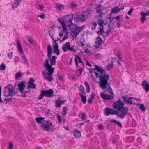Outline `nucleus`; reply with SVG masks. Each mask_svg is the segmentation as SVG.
<instances>
[{
	"label": "nucleus",
	"instance_id": "obj_59",
	"mask_svg": "<svg viewBox=\"0 0 149 149\" xmlns=\"http://www.w3.org/2000/svg\"><path fill=\"white\" fill-rule=\"evenodd\" d=\"M102 57V56H101L100 54H97L95 55V57L97 59H100Z\"/></svg>",
	"mask_w": 149,
	"mask_h": 149
},
{
	"label": "nucleus",
	"instance_id": "obj_1",
	"mask_svg": "<svg viewBox=\"0 0 149 149\" xmlns=\"http://www.w3.org/2000/svg\"><path fill=\"white\" fill-rule=\"evenodd\" d=\"M106 72L103 73L102 74H99L98 73L93 72L91 73V77L95 81L97 78H99L100 81L99 82L100 87H102L104 88L106 86V84L107 83V80L105 76Z\"/></svg>",
	"mask_w": 149,
	"mask_h": 149
},
{
	"label": "nucleus",
	"instance_id": "obj_45",
	"mask_svg": "<svg viewBox=\"0 0 149 149\" xmlns=\"http://www.w3.org/2000/svg\"><path fill=\"white\" fill-rule=\"evenodd\" d=\"M113 61L111 60L110 63H109L107 66V68L108 69H110L111 68H113Z\"/></svg>",
	"mask_w": 149,
	"mask_h": 149
},
{
	"label": "nucleus",
	"instance_id": "obj_13",
	"mask_svg": "<svg viewBox=\"0 0 149 149\" xmlns=\"http://www.w3.org/2000/svg\"><path fill=\"white\" fill-rule=\"evenodd\" d=\"M42 91L45 96L47 98H51L54 96L53 91L52 89Z\"/></svg>",
	"mask_w": 149,
	"mask_h": 149
},
{
	"label": "nucleus",
	"instance_id": "obj_62",
	"mask_svg": "<svg viewBox=\"0 0 149 149\" xmlns=\"http://www.w3.org/2000/svg\"><path fill=\"white\" fill-rule=\"evenodd\" d=\"M134 10V8H132L130 10H129L128 12V15H131L132 13V11Z\"/></svg>",
	"mask_w": 149,
	"mask_h": 149
},
{
	"label": "nucleus",
	"instance_id": "obj_26",
	"mask_svg": "<svg viewBox=\"0 0 149 149\" xmlns=\"http://www.w3.org/2000/svg\"><path fill=\"white\" fill-rule=\"evenodd\" d=\"M74 135L76 138H79L81 136L80 132L77 129H74Z\"/></svg>",
	"mask_w": 149,
	"mask_h": 149
},
{
	"label": "nucleus",
	"instance_id": "obj_47",
	"mask_svg": "<svg viewBox=\"0 0 149 149\" xmlns=\"http://www.w3.org/2000/svg\"><path fill=\"white\" fill-rule=\"evenodd\" d=\"M79 89L83 94H86V93L84 91V88L82 85L80 86L79 88Z\"/></svg>",
	"mask_w": 149,
	"mask_h": 149
},
{
	"label": "nucleus",
	"instance_id": "obj_7",
	"mask_svg": "<svg viewBox=\"0 0 149 149\" xmlns=\"http://www.w3.org/2000/svg\"><path fill=\"white\" fill-rule=\"evenodd\" d=\"M124 103L120 99H119L117 101L113 103L112 105L113 107L115 109H119L124 107Z\"/></svg>",
	"mask_w": 149,
	"mask_h": 149
},
{
	"label": "nucleus",
	"instance_id": "obj_20",
	"mask_svg": "<svg viewBox=\"0 0 149 149\" xmlns=\"http://www.w3.org/2000/svg\"><path fill=\"white\" fill-rule=\"evenodd\" d=\"M26 82L25 81H22L18 84V88L20 92H22L25 89Z\"/></svg>",
	"mask_w": 149,
	"mask_h": 149
},
{
	"label": "nucleus",
	"instance_id": "obj_15",
	"mask_svg": "<svg viewBox=\"0 0 149 149\" xmlns=\"http://www.w3.org/2000/svg\"><path fill=\"white\" fill-rule=\"evenodd\" d=\"M81 29H80L79 26H76L75 29L72 31L71 34L72 36L74 38H76L77 36L79 33L81 31Z\"/></svg>",
	"mask_w": 149,
	"mask_h": 149
},
{
	"label": "nucleus",
	"instance_id": "obj_12",
	"mask_svg": "<svg viewBox=\"0 0 149 149\" xmlns=\"http://www.w3.org/2000/svg\"><path fill=\"white\" fill-rule=\"evenodd\" d=\"M49 34L52 39L54 40L53 43L56 42L57 41L60 39V38H58L57 34H56L54 30L50 31Z\"/></svg>",
	"mask_w": 149,
	"mask_h": 149
},
{
	"label": "nucleus",
	"instance_id": "obj_16",
	"mask_svg": "<svg viewBox=\"0 0 149 149\" xmlns=\"http://www.w3.org/2000/svg\"><path fill=\"white\" fill-rule=\"evenodd\" d=\"M116 110L114 109L107 107L105 109L104 115L108 116L110 115H114L115 114Z\"/></svg>",
	"mask_w": 149,
	"mask_h": 149
},
{
	"label": "nucleus",
	"instance_id": "obj_54",
	"mask_svg": "<svg viewBox=\"0 0 149 149\" xmlns=\"http://www.w3.org/2000/svg\"><path fill=\"white\" fill-rule=\"evenodd\" d=\"M107 20H109V24H108V26H110L111 24L112 23V19L111 18V16H110L109 17L107 18Z\"/></svg>",
	"mask_w": 149,
	"mask_h": 149
},
{
	"label": "nucleus",
	"instance_id": "obj_53",
	"mask_svg": "<svg viewBox=\"0 0 149 149\" xmlns=\"http://www.w3.org/2000/svg\"><path fill=\"white\" fill-rule=\"evenodd\" d=\"M121 21H117V27L118 28H119L122 26V25L121 24Z\"/></svg>",
	"mask_w": 149,
	"mask_h": 149
},
{
	"label": "nucleus",
	"instance_id": "obj_50",
	"mask_svg": "<svg viewBox=\"0 0 149 149\" xmlns=\"http://www.w3.org/2000/svg\"><path fill=\"white\" fill-rule=\"evenodd\" d=\"M58 78L61 81H64L63 76L61 74H58Z\"/></svg>",
	"mask_w": 149,
	"mask_h": 149
},
{
	"label": "nucleus",
	"instance_id": "obj_5",
	"mask_svg": "<svg viewBox=\"0 0 149 149\" xmlns=\"http://www.w3.org/2000/svg\"><path fill=\"white\" fill-rule=\"evenodd\" d=\"M46 68L48 71L46 74L44 71L42 72V74L44 76V79L49 82L52 81L53 79L52 74L54 72V68H52L50 65Z\"/></svg>",
	"mask_w": 149,
	"mask_h": 149
},
{
	"label": "nucleus",
	"instance_id": "obj_48",
	"mask_svg": "<svg viewBox=\"0 0 149 149\" xmlns=\"http://www.w3.org/2000/svg\"><path fill=\"white\" fill-rule=\"evenodd\" d=\"M139 109L142 111H146V107L145 106L142 104H141L139 106Z\"/></svg>",
	"mask_w": 149,
	"mask_h": 149
},
{
	"label": "nucleus",
	"instance_id": "obj_21",
	"mask_svg": "<svg viewBox=\"0 0 149 149\" xmlns=\"http://www.w3.org/2000/svg\"><path fill=\"white\" fill-rule=\"evenodd\" d=\"M141 85L144 89L146 92H148L149 91V84L146 80H144L142 81Z\"/></svg>",
	"mask_w": 149,
	"mask_h": 149
},
{
	"label": "nucleus",
	"instance_id": "obj_8",
	"mask_svg": "<svg viewBox=\"0 0 149 149\" xmlns=\"http://www.w3.org/2000/svg\"><path fill=\"white\" fill-rule=\"evenodd\" d=\"M95 68H90L89 69L90 73L91 74L93 72H95L96 70L98 72H99L101 74H102L103 73L106 72V71L104 69H102V68L97 65H95Z\"/></svg>",
	"mask_w": 149,
	"mask_h": 149
},
{
	"label": "nucleus",
	"instance_id": "obj_11",
	"mask_svg": "<svg viewBox=\"0 0 149 149\" xmlns=\"http://www.w3.org/2000/svg\"><path fill=\"white\" fill-rule=\"evenodd\" d=\"M53 53V50L52 47L50 44H49L47 46V56L50 60L56 61V56H52L51 58V56Z\"/></svg>",
	"mask_w": 149,
	"mask_h": 149
},
{
	"label": "nucleus",
	"instance_id": "obj_6",
	"mask_svg": "<svg viewBox=\"0 0 149 149\" xmlns=\"http://www.w3.org/2000/svg\"><path fill=\"white\" fill-rule=\"evenodd\" d=\"M129 111L128 108L125 107L116 111L115 114L118 118L123 119L125 118Z\"/></svg>",
	"mask_w": 149,
	"mask_h": 149
},
{
	"label": "nucleus",
	"instance_id": "obj_24",
	"mask_svg": "<svg viewBox=\"0 0 149 149\" xmlns=\"http://www.w3.org/2000/svg\"><path fill=\"white\" fill-rule=\"evenodd\" d=\"M61 24L62 28L63 30V32H66L68 29V28L66 27L67 25L65 24V23L63 21L60 19H58V21Z\"/></svg>",
	"mask_w": 149,
	"mask_h": 149
},
{
	"label": "nucleus",
	"instance_id": "obj_52",
	"mask_svg": "<svg viewBox=\"0 0 149 149\" xmlns=\"http://www.w3.org/2000/svg\"><path fill=\"white\" fill-rule=\"evenodd\" d=\"M75 58H76L77 59H78L79 63H83V62L81 58L79 57L78 55H76Z\"/></svg>",
	"mask_w": 149,
	"mask_h": 149
},
{
	"label": "nucleus",
	"instance_id": "obj_37",
	"mask_svg": "<svg viewBox=\"0 0 149 149\" xmlns=\"http://www.w3.org/2000/svg\"><path fill=\"white\" fill-rule=\"evenodd\" d=\"M83 69L82 68H80L78 70L76 71V74L78 76H79L81 74Z\"/></svg>",
	"mask_w": 149,
	"mask_h": 149
},
{
	"label": "nucleus",
	"instance_id": "obj_34",
	"mask_svg": "<svg viewBox=\"0 0 149 149\" xmlns=\"http://www.w3.org/2000/svg\"><path fill=\"white\" fill-rule=\"evenodd\" d=\"M133 97H128V100L126 101V102L125 103L127 104H136L135 103H132V99H133Z\"/></svg>",
	"mask_w": 149,
	"mask_h": 149
},
{
	"label": "nucleus",
	"instance_id": "obj_9",
	"mask_svg": "<svg viewBox=\"0 0 149 149\" xmlns=\"http://www.w3.org/2000/svg\"><path fill=\"white\" fill-rule=\"evenodd\" d=\"M63 50L65 52L67 50L70 51L76 52V50L74 48V47H70V43L69 42H67L63 44L62 47Z\"/></svg>",
	"mask_w": 149,
	"mask_h": 149
},
{
	"label": "nucleus",
	"instance_id": "obj_38",
	"mask_svg": "<svg viewBox=\"0 0 149 149\" xmlns=\"http://www.w3.org/2000/svg\"><path fill=\"white\" fill-rule=\"evenodd\" d=\"M97 25V24L96 22H93L90 25L92 30H94L95 29Z\"/></svg>",
	"mask_w": 149,
	"mask_h": 149
},
{
	"label": "nucleus",
	"instance_id": "obj_25",
	"mask_svg": "<svg viewBox=\"0 0 149 149\" xmlns=\"http://www.w3.org/2000/svg\"><path fill=\"white\" fill-rule=\"evenodd\" d=\"M17 43L18 46V50L20 53H22L23 52V51L22 47L21 44L20 42V41L19 39L17 40Z\"/></svg>",
	"mask_w": 149,
	"mask_h": 149
},
{
	"label": "nucleus",
	"instance_id": "obj_63",
	"mask_svg": "<svg viewBox=\"0 0 149 149\" xmlns=\"http://www.w3.org/2000/svg\"><path fill=\"white\" fill-rule=\"evenodd\" d=\"M98 128L100 130H104L103 127L101 125H99L98 126Z\"/></svg>",
	"mask_w": 149,
	"mask_h": 149
},
{
	"label": "nucleus",
	"instance_id": "obj_46",
	"mask_svg": "<svg viewBox=\"0 0 149 149\" xmlns=\"http://www.w3.org/2000/svg\"><path fill=\"white\" fill-rule=\"evenodd\" d=\"M22 73L20 72L17 73L15 75V79H19L22 76Z\"/></svg>",
	"mask_w": 149,
	"mask_h": 149
},
{
	"label": "nucleus",
	"instance_id": "obj_10",
	"mask_svg": "<svg viewBox=\"0 0 149 149\" xmlns=\"http://www.w3.org/2000/svg\"><path fill=\"white\" fill-rule=\"evenodd\" d=\"M79 15V14L76 13L74 16L75 19L77 20V21H80L81 22H85L88 18L83 12L81 16Z\"/></svg>",
	"mask_w": 149,
	"mask_h": 149
},
{
	"label": "nucleus",
	"instance_id": "obj_36",
	"mask_svg": "<svg viewBox=\"0 0 149 149\" xmlns=\"http://www.w3.org/2000/svg\"><path fill=\"white\" fill-rule=\"evenodd\" d=\"M26 38L29 42L30 44H34L33 38L32 37L28 36Z\"/></svg>",
	"mask_w": 149,
	"mask_h": 149
},
{
	"label": "nucleus",
	"instance_id": "obj_55",
	"mask_svg": "<svg viewBox=\"0 0 149 149\" xmlns=\"http://www.w3.org/2000/svg\"><path fill=\"white\" fill-rule=\"evenodd\" d=\"M122 97L125 103H126V101H127V100H128V97H127L126 96H122Z\"/></svg>",
	"mask_w": 149,
	"mask_h": 149
},
{
	"label": "nucleus",
	"instance_id": "obj_44",
	"mask_svg": "<svg viewBox=\"0 0 149 149\" xmlns=\"http://www.w3.org/2000/svg\"><path fill=\"white\" fill-rule=\"evenodd\" d=\"M50 66V65L49 63V60L46 59L45 62V65H44V67L46 68Z\"/></svg>",
	"mask_w": 149,
	"mask_h": 149
},
{
	"label": "nucleus",
	"instance_id": "obj_43",
	"mask_svg": "<svg viewBox=\"0 0 149 149\" xmlns=\"http://www.w3.org/2000/svg\"><path fill=\"white\" fill-rule=\"evenodd\" d=\"M67 109L66 107H63V112L62 113L65 116L67 113Z\"/></svg>",
	"mask_w": 149,
	"mask_h": 149
},
{
	"label": "nucleus",
	"instance_id": "obj_51",
	"mask_svg": "<svg viewBox=\"0 0 149 149\" xmlns=\"http://www.w3.org/2000/svg\"><path fill=\"white\" fill-rule=\"evenodd\" d=\"M0 69L1 70H3L6 69V66L3 63H1L0 65Z\"/></svg>",
	"mask_w": 149,
	"mask_h": 149
},
{
	"label": "nucleus",
	"instance_id": "obj_58",
	"mask_svg": "<svg viewBox=\"0 0 149 149\" xmlns=\"http://www.w3.org/2000/svg\"><path fill=\"white\" fill-rule=\"evenodd\" d=\"M81 100L83 104H85L86 102V96L81 98Z\"/></svg>",
	"mask_w": 149,
	"mask_h": 149
},
{
	"label": "nucleus",
	"instance_id": "obj_61",
	"mask_svg": "<svg viewBox=\"0 0 149 149\" xmlns=\"http://www.w3.org/2000/svg\"><path fill=\"white\" fill-rule=\"evenodd\" d=\"M56 61L50 60L51 64L50 65L52 66V65H54L55 64Z\"/></svg>",
	"mask_w": 149,
	"mask_h": 149
},
{
	"label": "nucleus",
	"instance_id": "obj_57",
	"mask_svg": "<svg viewBox=\"0 0 149 149\" xmlns=\"http://www.w3.org/2000/svg\"><path fill=\"white\" fill-rule=\"evenodd\" d=\"M7 56L9 58L11 59L13 56V52H10L8 53V54Z\"/></svg>",
	"mask_w": 149,
	"mask_h": 149
},
{
	"label": "nucleus",
	"instance_id": "obj_17",
	"mask_svg": "<svg viewBox=\"0 0 149 149\" xmlns=\"http://www.w3.org/2000/svg\"><path fill=\"white\" fill-rule=\"evenodd\" d=\"M35 80L32 77L30 78L29 81L28 82V84L27 87L28 89H35L36 88V85L34 83Z\"/></svg>",
	"mask_w": 149,
	"mask_h": 149
},
{
	"label": "nucleus",
	"instance_id": "obj_60",
	"mask_svg": "<svg viewBox=\"0 0 149 149\" xmlns=\"http://www.w3.org/2000/svg\"><path fill=\"white\" fill-rule=\"evenodd\" d=\"M68 36L67 34L65 35L62 38V39L61 40V41H63L65 39H68Z\"/></svg>",
	"mask_w": 149,
	"mask_h": 149
},
{
	"label": "nucleus",
	"instance_id": "obj_22",
	"mask_svg": "<svg viewBox=\"0 0 149 149\" xmlns=\"http://www.w3.org/2000/svg\"><path fill=\"white\" fill-rule=\"evenodd\" d=\"M97 40L95 42V45L96 49L97 48L102 42V39L99 36L97 37Z\"/></svg>",
	"mask_w": 149,
	"mask_h": 149
},
{
	"label": "nucleus",
	"instance_id": "obj_28",
	"mask_svg": "<svg viewBox=\"0 0 149 149\" xmlns=\"http://www.w3.org/2000/svg\"><path fill=\"white\" fill-rule=\"evenodd\" d=\"M83 13L85 15H86L87 17L88 18L92 15L91 11L90 9H88L85 10L83 12Z\"/></svg>",
	"mask_w": 149,
	"mask_h": 149
},
{
	"label": "nucleus",
	"instance_id": "obj_31",
	"mask_svg": "<svg viewBox=\"0 0 149 149\" xmlns=\"http://www.w3.org/2000/svg\"><path fill=\"white\" fill-rule=\"evenodd\" d=\"M140 14L141 15V22L142 23H143L144 21L146 19V15H145V13L144 12H141L140 13Z\"/></svg>",
	"mask_w": 149,
	"mask_h": 149
},
{
	"label": "nucleus",
	"instance_id": "obj_35",
	"mask_svg": "<svg viewBox=\"0 0 149 149\" xmlns=\"http://www.w3.org/2000/svg\"><path fill=\"white\" fill-rule=\"evenodd\" d=\"M22 59L23 61V62L25 64H26L29 66V64L26 58L24 55L22 56Z\"/></svg>",
	"mask_w": 149,
	"mask_h": 149
},
{
	"label": "nucleus",
	"instance_id": "obj_18",
	"mask_svg": "<svg viewBox=\"0 0 149 149\" xmlns=\"http://www.w3.org/2000/svg\"><path fill=\"white\" fill-rule=\"evenodd\" d=\"M101 97L103 99L107 100H111L114 98L113 96L111 95L105 94L103 92L100 93Z\"/></svg>",
	"mask_w": 149,
	"mask_h": 149
},
{
	"label": "nucleus",
	"instance_id": "obj_14",
	"mask_svg": "<svg viewBox=\"0 0 149 149\" xmlns=\"http://www.w3.org/2000/svg\"><path fill=\"white\" fill-rule=\"evenodd\" d=\"M105 76L106 77V79H107V83L106 84V86L104 88H103L102 87H100L102 89H105L107 88V85L108 86V88L109 89V93H110L112 95H113V90L111 88V87L110 84L109 83H108V80L109 79V75L107 74H105Z\"/></svg>",
	"mask_w": 149,
	"mask_h": 149
},
{
	"label": "nucleus",
	"instance_id": "obj_64",
	"mask_svg": "<svg viewBox=\"0 0 149 149\" xmlns=\"http://www.w3.org/2000/svg\"><path fill=\"white\" fill-rule=\"evenodd\" d=\"M13 144L12 143L10 142L9 144V149H13Z\"/></svg>",
	"mask_w": 149,
	"mask_h": 149
},
{
	"label": "nucleus",
	"instance_id": "obj_56",
	"mask_svg": "<svg viewBox=\"0 0 149 149\" xmlns=\"http://www.w3.org/2000/svg\"><path fill=\"white\" fill-rule=\"evenodd\" d=\"M57 119L59 121V123H61L62 122V119L61 118V116L60 115H58L57 116Z\"/></svg>",
	"mask_w": 149,
	"mask_h": 149
},
{
	"label": "nucleus",
	"instance_id": "obj_27",
	"mask_svg": "<svg viewBox=\"0 0 149 149\" xmlns=\"http://www.w3.org/2000/svg\"><path fill=\"white\" fill-rule=\"evenodd\" d=\"M99 30L97 32V33L98 35H100L103 37L104 35L103 34L104 33V26H100L99 28Z\"/></svg>",
	"mask_w": 149,
	"mask_h": 149
},
{
	"label": "nucleus",
	"instance_id": "obj_39",
	"mask_svg": "<svg viewBox=\"0 0 149 149\" xmlns=\"http://www.w3.org/2000/svg\"><path fill=\"white\" fill-rule=\"evenodd\" d=\"M97 23L98 25L99 26H104V21H103L102 19H98L97 21Z\"/></svg>",
	"mask_w": 149,
	"mask_h": 149
},
{
	"label": "nucleus",
	"instance_id": "obj_42",
	"mask_svg": "<svg viewBox=\"0 0 149 149\" xmlns=\"http://www.w3.org/2000/svg\"><path fill=\"white\" fill-rule=\"evenodd\" d=\"M101 5H98L96 8V11L97 13H102L101 11Z\"/></svg>",
	"mask_w": 149,
	"mask_h": 149
},
{
	"label": "nucleus",
	"instance_id": "obj_30",
	"mask_svg": "<svg viewBox=\"0 0 149 149\" xmlns=\"http://www.w3.org/2000/svg\"><path fill=\"white\" fill-rule=\"evenodd\" d=\"M21 2V1L20 0H15L12 5L13 8L14 9V7H17L18 6V5L20 4Z\"/></svg>",
	"mask_w": 149,
	"mask_h": 149
},
{
	"label": "nucleus",
	"instance_id": "obj_49",
	"mask_svg": "<svg viewBox=\"0 0 149 149\" xmlns=\"http://www.w3.org/2000/svg\"><path fill=\"white\" fill-rule=\"evenodd\" d=\"M44 96H45V95L43 91H42L41 92V94L38 97V99L39 100L42 99L43 98V97Z\"/></svg>",
	"mask_w": 149,
	"mask_h": 149
},
{
	"label": "nucleus",
	"instance_id": "obj_41",
	"mask_svg": "<svg viewBox=\"0 0 149 149\" xmlns=\"http://www.w3.org/2000/svg\"><path fill=\"white\" fill-rule=\"evenodd\" d=\"M56 8L60 10H61L64 9V6L62 4H56Z\"/></svg>",
	"mask_w": 149,
	"mask_h": 149
},
{
	"label": "nucleus",
	"instance_id": "obj_23",
	"mask_svg": "<svg viewBox=\"0 0 149 149\" xmlns=\"http://www.w3.org/2000/svg\"><path fill=\"white\" fill-rule=\"evenodd\" d=\"M66 101V100H62L59 99H58L55 101V106L57 108L60 107L62 104H64L65 102Z\"/></svg>",
	"mask_w": 149,
	"mask_h": 149
},
{
	"label": "nucleus",
	"instance_id": "obj_4",
	"mask_svg": "<svg viewBox=\"0 0 149 149\" xmlns=\"http://www.w3.org/2000/svg\"><path fill=\"white\" fill-rule=\"evenodd\" d=\"M3 92L4 95L7 97L9 96L13 97L16 94L15 87L10 84H8L4 87Z\"/></svg>",
	"mask_w": 149,
	"mask_h": 149
},
{
	"label": "nucleus",
	"instance_id": "obj_2",
	"mask_svg": "<svg viewBox=\"0 0 149 149\" xmlns=\"http://www.w3.org/2000/svg\"><path fill=\"white\" fill-rule=\"evenodd\" d=\"M44 119V118L40 117L36 118L35 120L38 124H41V127L42 130L48 131L52 127V123L49 120H45L43 122Z\"/></svg>",
	"mask_w": 149,
	"mask_h": 149
},
{
	"label": "nucleus",
	"instance_id": "obj_33",
	"mask_svg": "<svg viewBox=\"0 0 149 149\" xmlns=\"http://www.w3.org/2000/svg\"><path fill=\"white\" fill-rule=\"evenodd\" d=\"M110 121L111 123H116L120 128H122V124L120 122H119L118 121L114 120H111Z\"/></svg>",
	"mask_w": 149,
	"mask_h": 149
},
{
	"label": "nucleus",
	"instance_id": "obj_19",
	"mask_svg": "<svg viewBox=\"0 0 149 149\" xmlns=\"http://www.w3.org/2000/svg\"><path fill=\"white\" fill-rule=\"evenodd\" d=\"M53 47L54 50V53L56 54L57 55L60 54V52L58 49V44L57 42H55L53 43Z\"/></svg>",
	"mask_w": 149,
	"mask_h": 149
},
{
	"label": "nucleus",
	"instance_id": "obj_3",
	"mask_svg": "<svg viewBox=\"0 0 149 149\" xmlns=\"http://www.w3.org/2000/svg\"><path fill=\"white\" fill-rule=\"evenodd\" d=\"M73 14H68L65 15L62 17H58L57 19V21L58 19H60L65 24H67L70 30L73 29L72 28V25H74L77 26V25L74 24L72 23V21L73 19Z\"/></svg>",
	"mask_w": 149,
	"mask_h": 149
},
{
	"label": "nucleus",
	"instance_id": "obj_32",
	"mask_svg": "<svg viewBox=\"0 0 149 149\" xmlns=\"http://www.w3.org/2000/svg\"><path fill=\"white\" fill-rule=\"evenodd\" d=\"M111 27L110 26H108L107 29V30L105 33L106 34L105 36H103L104 37H108V35L111 32Z\"/></svg>",
	"mask_w": 149,
	"mask_h": 149
},
{
	"label": "nucleus",
	"instance_id": "obj_40",
	"mask_svg": "<svg viewBox=\"0 0 149 149\" xmlns=\"http://www.w3.org/2000/svg\"><path fill=\"white\" fill-rule=\"evenodd\" d=\"M30 91L29 89H28V91H22V92H20L21 93L22 95L21 96L23 97H26V93L27 92H28Z\"/></svg>",
	"mask_w": 149,
	"mask_h": 149
},
{
	"label": "nucleus",
	"instance_id": "obj_29",
	"mask_svg": "<svg viewBox=\"0 0 149 149\" xmlns=\"http://www.w3.org/2000/svg\"><path fill=\"white\" fill-rule=\"evenodd\" d=\"M121 10V8H118V7H114L111 10V12L112 13H117L120 11Z\"/></svg>",
	"mask_w": 149,
	"mask_h": 149
}]
</instances>
